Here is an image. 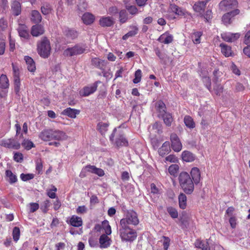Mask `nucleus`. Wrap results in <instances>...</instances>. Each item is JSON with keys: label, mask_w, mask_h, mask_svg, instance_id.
<instances>
[{"label": "nucleus", "mask_w": 250, "mask_h": 250, "mask_svg": "<svg viewBox=\"0 0 250 250\" xmlns=\"http://www.w3.org/2000/svg\"><path fill=\"white\" fill-rule=\"evenodd\" d=\"M179 186L187 194H191L194 190V183L191 178L190 175L187 172H181L178 178Z\"/></svg>", "instance_id": "obj_1"}, {"label": "nucleus", "mask_w": 250, "mask_h": 250, "mask_svg": "<svg viewBox=\"0 0 250 250\" xmlns=\"http://www.w3.org/2000/svg\"><path fill=\"white\" fill-rule=\"evenodd\" d=\"M120 237L122 242H133L137 237L136 230L130 226L119 224V230Z\"/></svg>", "instance_id": "obj_2"}, {"label": "nucleus", "mask_w": 250, "mask_h": 250, "mask_svg": "<svg viewBox=\"0 0 250 250\" xmlns=\"http://www.w3.org/2000/svg\"><path fill=\"white\" fill-rule=\"evenodd\" d=\"M37 52L41 57L43 59L48 58L51 54V44L49 39L42 37L37 43Z\"/></svg>", "instance_id": "obj_3"}, {"label": "nucleus", "mask_w": 250, "mask_h": 250, "mask_svg": "<svg viewBox=\"0 0 250 250\" xmlns=\"http://www.w3.org/2000/svg\"><path fill=\"white\" fill-rule=\"evenodd\" d=\"M90 51L85 44L78 43L72 47H68L63 51V55L66 57H72L87 53Z\"/></svg>", "instance_id": "obj_4"}, {"label": "nucleus", "mask_w": 250, "mask_h": 250, "mask_svg": "<svg viewBox=\"0 0 250 250\" xmlns=\"http://www.w3.org/2000/svg\"><path fill=\"white\" fill-rule=\"evenodd\" d=\"M138 214L133 209L127 210L125 214V217L121 219L120 225L130 226H136L139 224Z\"/></svg>", "instance_id": "obj_5"}, {"label": "nucleus", "mask_w": 250, "mask_h": 250, "mask_svg": "<svg viewBox=\"0 0 250 250\" xmlns=\"http://www.w3.org/2000/svg\"><path fill=\"white\" fill-rule=\"evenodd\" d=\"M116 134L117 135L115 139V144L117 147L127 146H128V141L125 138L124 133L122 131H117V128H115L113 129L112 133L109 136L110 141H114Z\"/></svg>", "instance_id": "obj_6"}, {"label": "nucleus", "mask_w": 250, "mask_h": 250, "mask_svg": "<svg viewBox=\"0 0 250 250\" xmlns=\"http://www.w3.org/2000/svg\"><path fill=\"white\" fill-rule=\"evenodd\" d=\"M13 75L14 78V91L19 97L20 96L21 81L19 67L16 64L12 63Z\"/></svg>", "instance_id": "obj_7"}, {"label": "nucleus", "mask_w": 250, "mask_h": 250, "mask_svg": "<svg viewBox=\"0 0 250 250\" xmlns=\"http://www.w3.org/2000/svg\"><path fill=\"white\" fill-rule=\"evenodd\" d=\"M105 234H102L99 238L100 247L101 249L108 248L111 244V239L107 236L111 233V229L108 225L105 230Z\"/></svg>", "instance_id": "obj_8"}, {"label": "nucleus", "mask_w": 250, "mask_h": 250, "mask_svg": "<svg viewBox=\"0 0 250 250\" xmlns=\"http://www.w3.org/2000/svg\"><path fill=\"white\" fill-rule=\"evenodd\" d=\"M0 146L8 149H19L21 144L14 138L3 139L0 140Z\"/></svg>", "instance_id": "obj_9"}, {"label": "nucleus", "mask_w": 250, "mask_h": 250, "mask_svg": "<svg viewBox=\"0 0 250 250\" xmlns=\"http://www.w3.org/2000/svg\"><path fill=\"white\" fill-rule=\"evenodd\" d=\"M171 147L175 152H180L182 149V144L176 133H171L170 136Z\"/></svg>", "instance_id": "obj_10"}, {"label": "nucleus", "mask_w": 250, "mask_h": 250, "mask_svg": "<svg viewBox=\"0 0 250 250\" xmlns=\"http://www.w3.org/2000/svg\"><path fill=\"white\" fill-rule=\"evenodd\" d=\"M219 5L221 7H224L226 11H229L237 8L238 3L237 0H223L220 2Z\"/></svg>", "instance_id": "obj_11"}, {"label": "nucleus", "mask_w": 250, "mask_h": 250, "mask_svg": "<svg viewBox=\"0 0 250 250\" xmlns=\"http://www.w3.org/2000/svg\"><path fill=\"white\" fill-rule=\"evenodd\" d=\"M107 64V62L104 60L100 59L97 57L91 58V64L92 66L100 69L103 72L105 71Z\"/></svg>", "instance_id": "obj_12"}, {"label": "nucleus", "mask_w": 250, "mask_h": 250, "mask_svg": "<svg viewBox=\"0 0 250 250\" xmlns=\"http://www.w3.org/2000/svg\"><path fill=\"white\" fill-rule=\"evenodd\" d=\"M240 36V34L238 33L223 32L221 34V37L223 40L229 42H232L237 40Z\"/></svg>", "instance_id": "obj_13"}, {"label": "nucleus", "mask_w": 250, "mask_h": 250, "mask_svg": "<svg viewBox=\"0 0 250 250\" xmlns=\"http://www.w3.org/2000/svg\"><path fill=\"white\" fill-rule=\"evenodd\" d=\"M98 82H96L92 85L84 87L80 91V94L83 97H86L94 93L98 87Z\"/></svg>", "instance_id": "obj_14"}, {"label": "nucleus", "mask_w": 250, "mask_h": 250, "mask_svg": "<svg viewBox=\"0 0 250 250\" xmlns=\"http://www.w3.org/2000/svg\"><path fill=\"white\" fill-rule=\"evenodd\" d=\"M66 133L59 129H53L52 140L62 141L68 139Z\"/></svg>", "instance_id": "obj_15"}, {"label": "nucleus", "mask_w": 250, "mask_h": 250, "mask_svg": "<svg viewBox=\"0 0 250 250\" xmlns=\"http://www.w3.org/2000/svg\"><path fill=\"white\" fill-rule=\"evenodd\" d=\"M190 176L195 185H198L201 180V172L196 167H192L190 170Z\"/></svg>", "instance_id": "obj_16"}, {"label": "nucleus", "mask_w": 250, "mask_h": 250, "mask_svg": "<svg viewBox=\"0 0 250 250\" xmlns=\"http://www.w3.org/2000/svg\"><path fill=\"white\" fill-rule=\"evenodd\" d=\"M157 41L164 44H169L173 41V36L168 32L167 31L160 35Z\"/></svg>", "instance_id": "obj_17"}, {"label": "nucleus", "mask_w": 250, "mask_h": 250, "mask_svg": "<svg viewBox=\"0 0 250 250\" xmlns=\"http://www.w3.org/2000/svg\"><path fill=\"white\" fill-rule=\"evenodd\" d=\"M52 129H45L40 132L39 137L44 141H49L52 140Z\"/></svg>", "instance_id": "obj_18"}, {"label": "nucleus", "mask_w": 250, "mask_h": 250, "mask_svg": "<svg viewBox=\"0 0 250 250\" xmlns=\"http://www.w3.org/2000/svg\"><path fill=\"white\" fill-rule=\"evenodd\" d=\"M80 113V110L79 109L67 107L62 111V114L67 116L70 118L75 119Z\"/></svg>", "instance_id": "obj_19"}, {"label": "nucleus", "mask_w": 250, "mask_h": 250, "mask_svg": "<svg viewBox=\"0 0 250 250\" xmlns=\"http://www.w3.org/2000/svg\"><path fill=\"white\" fill-rule=\"evenodd\" d=\"M19 36L21 38L28 39L30 37L29 30L25 24H20L18 28Z\"/></svg>", "instance_id": "obj_20"}, {"label": "nucleus", "mask_w": 250, "mask_h": 250, "mask_svg": "<svg viewBox=\"0 0 250 250\" xmlns=\"http://www.w3.org/2000/svg\"><path fill=\"white\" fill-rule=\"evenodd\" d=\"M68 223L73 227L78 228L83 226V222L81 217L72 215L70 218Z\"/></svg>", "instance_id": "obj_21"}, {"label": "nucleus", "mask_w": 250, "mask_h": 250, "mask_svg": "<svg viewBox=\"0 0 250 250\" xmlns=\"http://www.w3.org/2000/svg\"><path fill=\"white\" fill-rule=\"evenodd\" d=\"M171 151L170 143L168 141L165 142L162 146L158 149L159 155L162 157L168 154Z\"/></svg>", "instance_id": "obj_22"}, {"label": "nucleus", "mask_w": 250, "mask_h": 250, "mask_svg": "<svg viewBox=\"0 0 250 250\" xmlns=\"http://www.w3.org/2000/svg\"><path fill=\"white\" fill-rule=\"evenodd\" d=\"M11 10L14 16H17L21 13V8L20 0H15L12 2Z\"/></svg>", "instance_id": "obj_23"}, {"label": "nucleus", "mask_w": 250, "mask_h": 250, "mask_svg": "<svg viewBox=\"0 0 250 250\" xmlns=\"http://www.w3.org/2000/svg\"><path fill=\"white\" fill-rule=\"evenodd\" d=\"M44 32L43 26L40 24H36L32 27L31 34L33 36L38 37L43 34Z\"/></svg>", "instance_id": "obj_24"}, {"label": "nucleus", "mask_w": 250, "mask_h": 250, "mask_svg": "<svg viewBox=\"0 0 250 250\" xmlns=\"http://www.w3.org/2000/svg\"><path fill=\"white\" fill-rule=\"evenodd\" d=\"M170 8L173 13L178 16H185L188 14V12H187L186 10L179 7L174 4H170Z\"/></svg>", "instance_id": "obj_25"}, {"label": "nucleus", "mask_w": 250, "mask_h": 250, "mask_svg": "<svg viewBox=\"0 0 250 250\" xmlns=\"http://www.w3.org/2000/svg\"><path fill=\"white\" fill-rule=\"evenodd\" d=\"M83 22L86 25L92 24L95 21L94 16L90 13H85L82 17Z\"/></svg>", "instance_id": "obj_26"}, {"label": "nucleus", "mask_w": 250, "mask_h": 250, "mask_svg": "<svg viewBox=\"0 0 250 250\" xmlns=\"http://www.w3.org/2000/svg\"><path fill=\"white\" fill-rule=\"evenodd\" d=\"M221 52L226 57L232 56L233 54L231 47L225 43H222L220 44Z\"/></svg>", "instance_id": "obj_27"}, {"label": "nucleus", "mask_w": 250, "mask_h": 250, "mask_svg": "<svg viewBox=\"0 0 250 250\" xmlns=\"http://www.w3.org/2000/svg\"><path fill=\"white\" fill-rule=\"evenodd\" d=\"M182 158L186 162H192L195 159V156L191 152L185 150L182 153Z\"/></svg>", "instance_id": "obj_28"}, {"label": "nucleus", "mask_w": 250, "mask_h": 250, "mask_svg": "<svg viewBox=\"0 0 250 250\" xmlns=\"http://www.w3.org/2000/svg\"><path fill=\"white\" fill-rule=\"evenodd\" d=\"M24 60L26 63L28 70L31 72H34L36 71V67L35 62L33 59L29 56H26L24 57Z\"/></svg>", "instance_id": "obj_29"}, {"label": "nucleus", "mask_w": 250, "mask_h": 250, "mask_svg": "<svg viewBox=\"0 0 250 250\" xmlns=\"http://www.w3.org/2000/svg\"><path fill=\"white\" fill-rule=\"evenodd\" d=\"M100 25L103 27H109L113 25V18L110 17H102L99 21Z\"/></svg>", "instance_id": "obj_30"}, {"label": "nucleus", "mask_w": 250, "mask_h": 250, "mask_svg": "<svg viewBox=\"0 0 250 250\" xmlns=\"http://www.w3.org/2000/svg\"><path fill=\"white\" fill-rule=\"evenodd\" d=\"M208 2V0L197 1L193 6V9L195 12L200 13L204 10Z\"/></svg>", "instance_id": "obj_31"}, {"label": "nucleus", "mask_w": 250, "mask_h": 250, "mask_svg": "<svg viewBox=\"0 0 250 250\" xmlns=\"http://www.w3.org/2000/svg\"><path fill=\"white\" fill-rule=\"evenodd\" d=\"M5 178L10 184H14L18 181L17 176L8 169L5 171Z\"/></svg>", "instance_id": "obj_32"}, {"label": "nucleus", "mask_w": 250, "mask_h": 250, "mask_svg": "<svg viewBox=\"0 0 250 250\" xmlns=\"http://www.w3.org/2000/svg\"><path fill=\"white\" fill-rule=\"evenodd\" d=\"M130 28L131 29V30L123 36L122 39L123 40H126L128 38L135 36L138 34L139 29L136 26H130Z\"/></svg>", "instance_id": "obj_33"}, {"label": "nucleus", "mask_w": 250, "mask_h": 250, "mask_svg": "<svg viewBox=\"0 0 250 250\" xmlns=\"http://www.w3.org/2000/svg\"><path fill=\"white\" fill-rule=\"evenodd\" d=\"M179 206L180 208L184 209L187 207V198L186 194L181 193L178 196Z\"/></svg>", "instance_id": "obj_34"}, {"label": "nucleus", "mask_w": 250, "mask_h": 250, "mask_svg": "<svg viewBox=\"0 0 250 250\" xmlns=\"http://www.w3.org/2000/svg\"><path fill=\"white\" fill-rule=\"evenodd\" d=\"M108 123L101 122L97 124V129L103 135H104L108 130Z\"/></svg>", "instance_id": "obj_35"}, {"label": "nucleus", "mask_w": 250, "mask_h": 250, "mask_svg": "<svg viewBox=\"0 0 250 250\" xmlns=\"http://www.w3.org/2000/svg\"><path fill=\"white\" fill-rule=\"evenodd\" d=\"M163 119L164 122L167 126H170L173 122V118L172 115L166 112L160 116Z\"/></svg>", "instance_id": "obj_36"}, {"label": "nucleus", "mask_w": 250, "mask_h": 250, "mask_svg": "<svg viewBox=\"0 0 250 250\" xmlns=\"http://www.w3.org/2000/svg\"><path fill=\"white\" fill-rule=\"evenodd\" d=\"M42 16L38 11L33 10L31 12V21L36 23H39L42 21Z\"/></svg>", "instance_id": "obj_37"}, {"label": "nucleus", "mask_w": 250, "mask_h": 250, "mask_svg": "<svg viewBox=\"0 0 250 250\" xmlns=\"http://www.w3.org/2000/svg\"><path fill=\"white\" fill-rule=\"evenodd\" d=\"M184 122L186 126L189 128H193L195 127V124L193 119L189 115H186L184 119Z\"/></svg>", "instance_id": "obj_38"}, {"label": "nucleus", "mask_w": 250, "mask_h": 250, "mask_svg": "<svg viewBox=\"0 0 250 250\" xmlns=\"http://www.w3.org/2000/svg\"><path fill=\"white\" fill-rule=\"evenodd\" d=\"M9 80L6 75L2 74L0 77V87L6 89L9 87Z\"/></svg>", "instance_id": "obj_39"}, {"label": "nucleus", "mask_w": 250, "mask_h": 250, "mask_svg": "<svg viewBox=\"0 0 250 250\" xmlns=\"http://www.w3.org/2000/svg\"><path fill=\"white\" fill-rule=\"evenodd\" d=\"M202 35V32L200 31L194 32L191 35V38L194 43L199 44L200 43V38Z\"/></svg>", "instance_id": "obj_40"}, {"label": "nucleus", "mask_w": 250, "mask_h": 250, "mask_svg": "<svg viewBox=\"0 0 250 250\" xmlns=\"http://www.w3.org/2000/svg\"><path fill=\"white\" fill-rule=\"evenodd\" d=\"M36 164V170L38 174H41L42 173L43 169V161L41 158H39L35 161Z\"/></svg>", "instance_id": "obj_41"}, {"label": "nucleus", "mask_w": 250, "mask_h": 250, "mask_svg": "<svg viewBox=\"0 0 250 250\" xmlns=\"http://www.w3.org/2000/svg\"><path fill=\"white\" fill-rule=\"evenodd\" d=\"M21 145L26 150H27L35 147V145L31 141L26 139L23 140L21 143Z\"/></svg>", "instance_id": "obj_42"}, {"label": "nucleus", "mask_w": 250, "mask_h": 250, "mask_svg": "<svg viewBox=\"0 0 250 250\" xmlns=\"http://www.w3.org/2000/svg\"><path fill=\"white\" fill-rule=\"evenodd\" d=\"M196 248H200L202 250H210V248L208 242L204 243L201 241L197 240L195 243Z\"/></svg>", "instance_id": "obj_43"}, {"label": "nucleus", "mask_w": 250, "mask_h": 250, "mask_svg": "<svg viewBox=\"0 0 250 250\" xmlns=\"http://www.w3.org/2000/svg\"><path fill=\"white\" fill-rule=\"evenodd\" d=\"M128 20V14L125 10H122L119 12V21L121 23H124Z\"/></svg>", "instance_id": "obj_44"}, {"label": "nucleus", "mask_w": 250, "mask_h": 250, "mask_svg": "<svg viewBox=\"0 0 250 250\" xmlns=\"http://www.w3.org/2000/svg\"><path fill=\"white\" fill-rule=\"evenodd\" d=\"M65 34L67 38H69L71 39H74L78 37V34L77 31L74 29H68L65 31Z\"/></svg>", "instance_id": "obj_45"}, {"label": "nucleus", "mask_w": 250, "mask_h": 250, "mask_svg": "<svg viewBox=\"0 0 250 250\" xmlns=\"http://www.w3.org/2000/svg\"><path fill=\"white\" fill-rule=\"evenodd\" d=\"M157 104V110L159 113V116L160 117L161 115L167 112L166 111V107L165 104L162 101H159Z\"/></svg>", "instance_id": "obj_46"}, {"label": "nucleus", "mask_w": 250, "mask_h": 250, "mask_svg": "<svg viewBox=\"0 0 250 250\" xmlns=\"http://www.w3.org/2000/svg\"><path fill=\"white\" fill-rule=\"evenodd\" d=\"M167 211L170 217L173 219H176L178 216V211L175 208L172 207H168L167 208Z\"/></svg>", "instance_id": "obj_47"}, {"label": "nucleus", "mask_w": 250, "mask_h": 250, "mask_svg": "<svg viewBox=\"0 0 250 250\" xmlns=\"http://www.w3.org/2000/svg\"><path fill=\"white\" fill-rule=\"evenodd\" d=\"M179 167L177 164H172L169 167L168 172L170 175L176 176L178 172Z\"/></svg>", "instance_id": "obj_48"}, {"label": "nucleus", "mask_w": 250, "mask_h": 250, "mask_svg": "<svg viewBox=\"0 0 250 250\" xmlns=\"http://www.w3.org/2000/svg\"><path fill=\"white\" fill-rule=\"evenodd\" d=\"M12 236L14 241L16 242L19 240L20 237V229L19 227H15L13 228Z\"/></svg>", "instance_id": "obj_49"}, {"label": "nucleus", "mask_w": 250, "mask_h": 250, "mask_svg": "<svg viewBox=\"0 0 250 250\" xmlns=\"http://www.w3.org/2000/svg\"><path fill=\"white\" fill-rule=\"evenodd\" d=\"M78 10L81 12H83L87 8V3L85 0H79L77 5Z\"/></svg>", "instance_id": "obj_50"}, {"label": "nucleus", "mask_w": 250, "mask_h": 250, "mask_svg": "<svg viewBox=\"0 0 250 250\" xmlns=\"http://www.w3.org/2000/svg\"><path fill=\"white\" fill-rule=\"evenodd\" d=\"M50 201L49 200L44 201L41 205V209L44 213H46L48 210V208L50 206Z\"/></svg>", "instance_id": "obj_51"}, {"label": "nucleus", "mask_w": 250, "mask_h": 250, "mask_svg": "<svg viewBox=\"0 0 250 250\" xmlns=\"http://www.w3.org/2000/svg\"><path fill=\"white\" fill-rule=\"evenodd\" d=\"M202 81L206 87L208 88V89L209 91H211V83L210 78L208 76L203 77L202 78Z\"/></svg>", "instance_id": "obj_52"}, {"label": "nucleus", "mask_w": 250, "mask_h": 250, "mask_svg": "<svg viewBox=\"0 0 250 250\" xmlns=\"http://www.w3.org/2000/svg\"><path fill=\"white\" fill-rule=\"evenodd\" d=\"M134 76H135V78L133 80V83H139L141 81V78H142L141 70L140 69H138L137 70H136L135 72Z\"/></svg>", "instance_id": "obj_53"}, {"label": "nucleus", "mask_w": 250, "mask_h": 250, "mask_svg": "<svg viewBox=\"0 0 250 250\" xmlns=\"http://www.w3.org/2000/svg\"><path fill=\"white\" fill-rule=\"evenodd\" d=\"M20 178L22 181H27L33 179L34 178V174L32 173H21L20 175Z\"/></svg>", "instance_id": "obj_54"}, {"label": "nucleus", "mask_w": 250, "mask_h": 250, "mask_svg": "<svg viewBox=\"0 0 250 250\" xmlns=\"http://www.w3.org/2000/svg\"><path fill=\"white\" fill-rule=\"evenodd\" d=\"M52 8L49 4L44 5L41 7L42 13L43 15H48L51 12Z\"/></svg>", "instance_id": "obj_55"}, {"label": "nucleus", "mask_w": 250, "mask_h": 250, "mask_svg": "<svg viewBox=\"0 0 250 250\" xmlns=\"http://www.w3.org/2000/svg\"><path fill=\"white\" fill-rule=\"evenodd\" d=\"M231 18L229 13L225 14L222 18V21L225 25L230 24L231 23Z\"/></svg>", "instance_id": "obj_56"}, {"label": "nucleus", "mask_w": 250, "mask_h": 250, "mask_svg": "<svg viewBox=\"0 0 250 250\" xmlns=\"http://www.w3.org/2000/svg\"><path fill=\"white\" fill-rule=\"evenodd\" d=\"M13 159L16 162L21 163L23 160V154L21 152H15L13 156Z\"/></svg>", "instance_id": "obj_57"}, {"label": "nucleus", "mask_w": 250, "mask_h": 250, "mask_svg": "<svg viewBox=\"0 0 250 250\" xmlns=\"http://www.w3.org/2000/svg\"><path fill=\"white\" fill-rule=\"evenodd\" d=\"M215 93L217 96H220L223 91V87L220 84H216L214 86Z\"/></svg>", "instance_id": "obj_58"}, {"label": "nucleus", "mask_w": 250, "mask_h": 250, "mask_svg": "<svg viewBox=\"0 0 250 250\" xmlns=\"http://www.w3.org/2000/svg\"><path fill=\"white\" fill-rule=\"evenodd\" d=\"M126 9L130 14L134 15L138 13V10L135 6H126Z\"/></svg>", "instance_id": "obj_59"}, {"label": "nucleus", "mask_w": 250, "mask_h": 250, "mask_svg": "<svg viewBox=\"0 0 250 250\" xmlns=\"http://www.w3.org/2000/svg\"><path fill=\"white\" fill-rule=\"evenodd\" d=\"M162 238L164 239V242H163L164 249L165 250H167V249L169 246L170 240L169 238L167 236H163L162 237Z\"/></svg>", "instance_id": "obj_60"}, {"label": "nucleus", "mask_w": 250, "mask_h": 250, "mask_svg": "<svg viewBox=\"0 0 250 250\" xmlns=\"http://www.w3.org/2000/svg\"><path fill=\"white\" fill-rule=\"evenodd\" d=\"M96 167H97L95 166H92L89 165L85 166L84 167L83 170H85L86 172L95 174Z\"/></svg>", "instance_id": "obj_61"}, {"label": "nucleus", "mask_w": 250, "mask_h": 250, "mask_svg": "<svg viewBox=\"0 0 250 250\" xmlns=\"http://www.w3.org/2000/svg\"><path fill=\"white\" fill-rule=\"evenodd\" d=\"M87 211V208L85 206H79L76 209V212L78 214H82L86 213Z\"/></svg>", "instance_id": "obj_62"}, {"label": "nucleus", "mask_w": 250, "mask_h": 250, "mask_svg": "<svg viewBox=\"0 0 250 250\" xmlns=\"http://www.w3.org/2000/svg\"><path fill=\"white\" fill-rule=\"evenodd\" d=\"M39 208V205L36 203H31L30 204V211L34 212Z\"/></svg>", "instance_id": "obj_63"}, {"label": "nucleus", "mask_w": 250, "mask_h": 250, "mask_svg": "<svg viewBox=\"0 0 250 250\" xmlns=\"http://www.w3.org/2000/svg\"><path fill=\"white\" fill-rule=\"evenodd\" d=\"M204 17L206 21H209L212 17L211 11L210 10H207L204 16Z\"/></svg>", "instance_id": "obj_64"}]
</instances>
